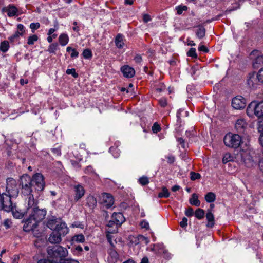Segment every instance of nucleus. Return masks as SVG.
Listing matches in <instances>:
<instances>
[{"instance_id": "f257e3e1", "label": "nucleus", "mask_w": 263, "mask_h": 263, "mask_svg": "<svg viewBox=\"0 0 263 263\" xmlns=\"http://www.w3.org/2000/svg\"><path fill=\"white\" fill-rule=\"evenodd\" d=\"M18 184V189L16 187L15 180L13 179L9 185H11L13 189H17L21 195L29 197L33 196L32 194L33 191L40 194L46 185L44 176L41 173H36L31 177L27 173L24 174L20 176Z\"/></svg>"}, {"instance_id": "f03ea898", "label": "nucleus", "mask_w": 263, "mask_h": 263, "mask_svg": "<svg viewBox=\"0 0 263 263\" xmlns=\"http://www.w3.org/2000/svg\"><path fill=\"white\" fill-rule=\"evenodd\" d=\"M27 213L29 216L24 220L23 230L29 232L33 227H37L38 224L45 219L47 214L46 208H40L38 201L34 199V196L28 197Z\"/></svg>"}, {"instance_id": "7ed1b4c3", "label": "nucleus", "mask_w": 263, "mask_h": 263, "mask_svg": "<svg viewBox=\"0 0 263 263\" xmlns=\"http://www.w3.org/2000/svg\"><path fill=\"white\" fill-rule=\"evenodd\" d=\"M19 194L17 189H13L12 186L9 185L6 187V192L3 193H0V211H4L10 212L13 210V202L12 198L16 197Z\"/></svg>"}, {"instance_id": "20e7f679", "label": "nucleus", "mask_w": 263, "mask_h": 263, "mask_svg": "<svg viewBox=\"0 0 263 263\" xmlns=\"http://www.w3.org/2000/svg\"><path fill=\"white\" fill-rule=\"evenodd\" d=\"M49 258L54 262L60 263L67 256L68 252L66 248L60 245L49 246L47 248Z\"/></svg>"}, {"instance_id": "39448f33", "label": "nucleus", "mask_w": 263, "mask_h": 263, "mask_svg": "<svg viewBox=\"0 0 263 263\" xmlns=\"http://www.w3.org/2000/svg\"><path fill=\"white\" fill-rule=\"evenodd\" d=\"M247 114L249 116L254 114L258 118L260 126H263V101L259 103L256 101L251 102L247 108Z\"/></svg>"}, {"instance_id": "423d86ee", "label": "nucleus", "mask_w": 263, "mask_h": 263, "mask_svg": "<svg viewBox=\"0 0 263 263\" xmlns=\"http://www.w3.org/2000/svg\"><path fill=\"white\" fill-rule=\"evenodd\" d=\"M254 154V149L250 146L246 145V147L241 148L239 155L241 157V161L246 166L251 167L254 165L255 162L253 156Z\"/></svg>"}, {"instance_id": "0eeeda50", "label": "nucleus", "mask_w": 263, "mask_h": 263, "mask_svg": "<svg viewBox=\"0 0 263 263\" xmlns=\"http://www.w3.org/2000/svg\"><path fill=\"white\" fill-rule=\"evenodd\" d=\"M223 142L227 146L236 148L241 145V137L238 134L228 133L224 136Z\"/></svg>"}, {"instance_id": "6e6552de", "label": "nucleus", "mask_w": 263, "mask_h": 263, "mask_svg": "<svg viewBox=\"0 0 263 263\" xmlns=\"http://www.w3.org/2000/svg\"><path fill=\"white\" fill-rule=\"evenodd\" d=\"M246 104V100L241 96H237L232 100V106L236 109H243Z\"/></svg>"}, {"instance_id": "1a4fd4ad", "label": "nucleus", "mask_w": 263, "mask_h": 263, "mask_svg": "<svg viewBox=\"0 0 263 263\" xmlns=\"http://www.w3.org/2000/svg\"><path fill=\"white\" fill-rule=\"evenodd\" d=\"M101 203L107 209L110 208L114 203V198L110 194L103 193L101 194Z\"/></svg>"}, {"instance_id": "9d476101", "label": "nucleus", "mask_w": 263, "mask_h": 263, "mask_svg": "<svg viewBox=\"0 0 263 263\" xmlns=\"http://www.w3.org/2000/svg\"><path fill=\"white\" fill-rule=\"evenodd\" d=\"M18 9L13 4H9L2 9V13H7L9 17H11L17 15Z\"/></svg>"}, {"instance_id": "9b49d317", "label": "nucleus", "mask_w": 263, "mask_h": 263, "mask_svg": "<svg viewBox=\"0 0 263 263\" xmlns=\"http://www.w3.org/2000/svg\"><path fill=\"white\" fill-rule=\"evenodd\" d=\"M129 240L130 241V243L133 246H136L139 244L140 242H144L146 245L149 242L148 239L142 235H139L136 237L134 236H129Z\"/></svg>"}, {"instance_id": "f8f14e48", "label": "nucleus", "mask_w": 263, "mask_h": 263, "mask_svg": "<svg viewBox=\"0 0 263 263\" xmlns=\"http://www.w3.org/2000/svg\"><path fill=\"white\" fill-rule=\"evenodd\" d=\"M120 70L123 76L127 78H132L135 74V69L128 65L122 66L120 68Z\"/></svg>"}, {"instance_id": "ddd939ff", "label": "nucleus", "mask_w": 263, "mask_h": 263, "mask_svg": "<svg viewBox=\"0 0 263 263\" xmlns=\"http://www.w3.org/2000/svg\"><path fill=\"white\" fill-rule=\"evenodd\" d=\"M60 236H64L69 232V229L65 222H60L56 225L54 230Z\"/></svg>"}, {"instance_id": "4468645a", "label": "nucleus", "mask_w": 263, "mask_h": 263, "mask_svg": "<svg viewBox=\"0 0 263 263\" xmlns=\"http://www.w3.org/2000/svg\"><path fill=\"white\" fill-rule=\"evenodd\" d=\"M74 200L76 202H77L84 195L85 190L82 185L78 184L74 186Z\"/></svg>"}, {"instance_id": "2eb2a0df", "label": "nucleus", "mask_w": 263, "mask_h": 263, "mask_svg": "<svg viewBox=\"0 0 263 263\" xmlns=\"http://www.w3.org/2000/svg\"><path fill=\"white\" fill-rule=\"evenodd\" d=\"M111 218L116 222V224L119 226H121L125 221V218L121 212H114L112 214Z\"/></svg>"}, {"instance_id": "dca6fc26", "label": "nucleus", "mask_w": 263, "mask_h": 263, "mask_svg": "<svg viewBox=\"0 0 263 263\" xmlns=\"http://www.w3.org/2000/svg\"><path fill=\"white\" fill-rule=\"evenodd\" d=\"M181 115V109H179L177 112V123L175 125V130L178 135H176L175 137L177 141L181 144V137H179V133L181 132V121H180V116Z\"/></svg>"}, {"instance_id": "f3484780", "label": "nucleus", "mask_w": 263, "mask_h": 263, "mask_svg": "<svg viewBox=\"0 0 263 263\" xmlns=\"http://www.w3.org/2000/svg\"><path fill=\"white\" fill-rule=\"evenodd\" d=\"M115 44L118 49H122L125 45L124 36L121 33L118 34L115 39Z\"/></svg>"}, {"instance_id": "a211bd4d", "label": "nucleus", "mask_w": 263, "mask_h": 263, "mask_svg": "<svg viewBox=\"0 0 263 263\" xmlns=\"http://www.w3.org/2000/svg\"><path fill=\"white\" fill-rule=\"evenodd\" d=\"M48 240L51 243H59L62 240L61 236L53 230V232L50 235Z\"/></svg>"}, {"instance_id": "6ab92c4d", "label": "nucleus", "mask_w": 263, "mask_h": 263, "mask_svg": "<svg viewBox=\"0 0 263 263\" xmlns=\"http://www.w3.org/2000/svg\"><path fill=\"white\" fill-rule=\"evenodd\" d=\"M85 241V236L82 233L73 235L70 240L71 244L72 245H73L75 243H83Z\"/></svg>"}, {"instance_id": "aec40b11", "label": "nucleus", "mask_w": 263, "mask_h": 263, "mask_svg": "<svg viewBox=\"0 0 263 263\" xmlns=\"http://www.w3.org/2000/svg\"><path fill=\"white\" fill-rule=\"evenodd\" d=\"M247 127V124L242 119H238L235 124V128L237 132L242 133L245 128Z\"/></svg>"}, {"instance_id": "412c9836", "label": "nucleus", "mask_w": 263, "mask_h": 263, "mask_svg": "<svg viewBox=\"0 0 263 263\" xmlns=\"http://www.w3.org/2000/svg\"><path fill=\"white\" fill-rule=\"evenodd\" d=\"M15 146H16V145L14 144L12 141H11L10 140H9V141H8V140L5 141V152H6V153L7 154V155L8 157H10V156H11V155H13L12 149L13 147Z\"/></svg>"}, {"instance_id": "4be33fe9", "label": "nucleus", "mask_w": 263, "mask_h": 263, "mask_svg": "<svg viewBox=\"0 0 263 263\" xmlns=\"http://www.w3.org/2000/svg\"><path fill=\"white\" fill-rule=\"evenodd\" d=\"M97 202L96 198L91 195H89L86 198V204L91 209H93L96 206Z\"/></svg>"}, {"instance_id": "5701e85b", "label": "nucleus", "mask_w": 263, "mask_h": 263, "mask_svg": "<svg viewBox=\"0 0 263 263\" xmlns=\"http://www.w3.org/2000/svg\"><path fill=\"white\" fill-rule=\"evenodd\" d=\"M206 218L208 221L206 227L210 228L213 227L214 225V217L211 210H208L206 214Z\"/></svg>"}, {"instance_id": "b1692460", "label": "nucleus", "mask_w": 263, "mask_h": 263, "mask_svg": "<svg viewBox=\"0 0 263 263\" xmlns=\"http://www.w3.org/2000/svg\"><path fill=\"white\" fill-rule=\"evenodd\" d=\"M71 252L73 255L79 256H81L83 254V250L80 245H72V247L71 249Z\"/></svg>"}, {"instance_id": "393cba45", "label": "nucleus", "mask_w": 263, "mask_h": 263, "mask_svg": "<svg viewBox=\"0 0 263 263\" xmlns=\"http://www.w3.org/2000/svg\"><path fill=\"white\" fill-rule=\"evenodd\" d=\"M58 223L57 218L55 216H53L51 219H47L46 226L50 229L54 230Z\"/></svg>"}, {"instance_id": "a878e982", "label": "nucleus", "mask_w": 263, "mask_h": 263, "mask_svg": "<svg viewBox=\"0 0 263 263\" xmlns=\"http://www.w3.org/2000/svg\"><path fill=\"white\" fill-rule=\"evenodd\" d=\"M69 40V37L66 33H62L59 37V42L62 46L66 45L68 43Z\"/></svg>"}, {"instance_id": "bb28decb", "label": "nucleus", "mask_w": 263, "mask_h": 263, "mask_svg": "<svg viewBox=\"0 0 263 263\" xmlns=\"http://www.w3.org/2000/svg\"><path fill=\"white\" fill-rule=\"evenodd\" d=\"M10 48L9 43L8 41L5 40L0 43V51L3 53L7 52Z\"/></svg>"}, {"instance_id": "cd10ccee", "label": "nucleus", "mask_w": 263, "mask_h": 263, "mask_svg": "<svg viewBox=\"0 0 263 263\" xmlns=\"http://www.w3.org/2000/svg\"><path fill=\"white\" fill-rule=\"evenodd\" d=\"M263 65V55L257 57L253 62V66L254 68H258Z\"/></svg>"}, {"instance_id": "c85d7f7f", "label": "nucleus", "mask_w": 263, "mask_h": 263, "mask_svg": "<svg viewBox=\"0 0 263 263\" xmlns=\"http://www.w3.org/2000/svg\"><path fill=\"white\" fill-rule=\"evenodd\" d=\"M190 202L191 204L196 206H199L200 204V202L198 200V196L195 193L192 194V198L190 199Z\"/></svg>"}, {"instance_id": "c756f323", "label": "nucleus", "mask_w": 263, "mask_h": 263, "mask_svg": "<svg viewBox=\"0 0 263 263\" xmlns=\"http://www.w3.org/2000/svg\"><path fill=\"white\" fill-rule=\"evenodd\" d=\"M66 51L68 52H71L70 57L72 59H75L78 57L79 53L75 48H73L70 46L66 48Z\"/></svg>"}, {"instance_id": "7c9ffc66", "label": "nucleus", "mask_w": 263, "mask_h": 263, "mask_svg": "<svg viewBox=\"0 0 263 263\" xmlns=\"http://www.w3.org/2000/svg\"><path fill=\"white\" fill-rule=\"evenodd\" d=\"M196 35L199 39L203 38L205 35V29L204 27L199 26L198 29L196 32Z\"/></svg>"}, {"instance_id": "2f4dec72", "label": "nucleus", "mask_w": 263, "mask_h": 263, "mask_svg": "<svg viewBox=\"0 0 263 263\" xmlns=\"http://www.w3.org/2000/svg\"><path fill=\"white\" fill-rule=\"evenodd\" d=\"M82 55L84 59L90 60L93 56L92 52L89 48L85 49L82 52Z\"/></svg>"}, {"instance_id": "473e14b6", "label": "nucleus", "mask_w": 263, "mask_h": 263, "mask_svg": "<svg viewBox=\"0 0 263 263\" xmlns=\"http://www.w3.org/2000/svg\"><path fill=\"white\" fill-rule=\"evenodd\" d=\"M170 195V193L168 190V189L164 186L162 189L161 192H159L158 194V197L160 198H168Z\"/></svg>"}, {"instance_id": "72a5a7b5", "label": "nucleus", "mask_w": 263, "mask_h": 263, "mask_svg": "<svg viewBox=\"0 0 263 263\" xmlns=\"http://www.w3.org/2000/svg\"><path fill=\"white\" fill-rule=\"evenodd\" d=\"M216 196L213 192H209L205 196V199L206 202L211 203L215 200Z\"/></svg>"}, {"instance_id": "f704fd0d", "label": "nucleus", "mask_w": 263, "mask_h": 263, "mask_svg": "<svg viewBox=\"0 0 263 263\" xmlns=\"http://www.w3.org/2000/svg\"><path fill=\"white\" fill-rule=\"evenodd\" d=\"M58 47L59 45L57 43H52L49 46L47 51L50 53H53L55 54V51L58 49Z\"/></svg>"}, {"instance_id": "c9c22d12", "label": "nucleus", "mask_w": 263, "mask_h": 263, "mask_svg": "<svg viewBox=\"0 0 263 263\" xmlns=\"http://www.w3.org/2000/svg\"><path fill=\"white\" fill-rule=\"evenodd\" d=\"M39 40V37L36 34L31 35L28 36L27 39V44L29 45H32L34 44Z\"/></svg>"}, {"instance_id": "e433bc0d", "label": "nucleus", "mask_w": 263, "mask_h": 263, "mask_svg": "<svg viewBox=\"0 0 263 263\" xmlns=\"http://www.w3.org/2000/svg\"><path fill=\"white\" fill-rule=\"evenodd\" d=\"M205 215L204 211L201 209H198L195 213V215L198 219H201L204 218Z\"/></svg>"}, {"instance_id": "4c0bfd02", "label": "nucleus", "mask_w": 263, "mask_h": 263, "mask_svg": "<svg viewBox=\"0 0 263 263\" xmlns=\"http://www.w3.org/2000/svg\"><path fill=\"white\" fill-rule=\"evenodd\" d=\"M108 254L111 258L114 259L116 260H117L119 258V254L113 248H110L108 250Z\"/></svg>"}, {"instance_id": "58836bf2", "label": "nucleus", "mask_w": 263, "mask_h": 263, "mask_svg": "<svg viewBox=\"0 0 263 263\" xmlns=\"http://www.w3.org/2000/svg\"><path fill=\"white\" fill-rule=\"evenodd\" d=\"M10 212L13 213V216L16 218H22L23 217L24 214L23 213L16 211L15 204H13V210Z\"/></svg>"}, {"instance_id": "ea45409f", "label": "nucleus", "mask_w": 263, "mask_h": 263, "mask_svg": "<svg viewBox=\"0 0 263 263\" xmlns=\"http://www.w3.org/2000/svg\"><path fill=\"white\" fill-rule=\"evenodd\" d=\"M233 157L229 153H226L224 155L222 158V162L223 163H227L228 162L233 161Z\"/></svg>"}, {"instance_id": "a19ab883", "label": "nucleus", "mask_w": 263, "mask_h": 263, "mask_svg": "<svg viewBox=\"0 0 263 263\" xmlns=\"http://www.w3.org/2000/svg\"><path fill=\"white\" fill-rule=\"evenodd\" d=\"M138 182L139 184L144 186L149 183V179L146 176H142L139 179Z\"/></svg>"}, {"instance_id": "79ce46f5", "label": "nucleus", "mask_w": 263, "mask_h": 263, "mask_svg": "<svg viewBox=\"0 0 263 263\" xmlns=\"http://www.w3.org/2000/svg\"><path fill=\"white\" fill-rule=\"evenodd\" d=\"M152 130L153 133L157 134L161 130V127L158 122H155L152 127Z\"/></svg>"}, {"instance_id": "37998d69", "label": "nucleus", "mask_w": 263, "mask_h": 263, "mask_svg": "<svg viewBox=\"0 0 263 263\" xmlns=\"http://www.w3.org/2000/svg\"><path fill=\"white\" fill-rule=\"evenodd\" d=\"M196 49L195 48H191L189 51L187 52V55L189 57H192V58L196 59L198 55L196 53Z\"/></svg>"}, {"instance_id": "c03bdc74", "label": "nucleus", "mask_w": 263, "mask_h": 263, "mask_svg": "<svg viewBox=\"0 0 263 263\" xmlns=\"http://www.w3.org/2000/svg\"><path fill=\"white\" fill-rule=\"evenodd\" d=\"M66 73L68 75H72L74 78H77L79 77V74L76 72L74 68L67 69L66 71Z\"/></svg>"}, {"instance_id": "a18cd8bd", "label": "nucleus", "mask_w": 263, "mask_h": 263, "mask_svg": "<svg viewBox=\"0 0 263 263\" xmlns=\"http://www.w3.org/2000/svg\"><path fill=\"white\" fill-rule=\"evenodd\" d=\"M40 24L38 22L31 23L30 24V28L31 29V31L32 33H34L35 30H37L39 28H40Z\"/></svg>"}, {"instance_id": "49530a36", "label": "nucleus", "mask_w": 263, "mask_h": 263, "mask_svg": "<svg viewBox=\"0 0 263 263\" xmlns=\"http://www.w3.org/2000/svg\"><path fill=\"white\" fill-rule=\"evenodd\" d=\"M37 227H33L32 230H30V231L32 232V234L34 237L36 238H39L42 236V233L40 232L38 230H36Z\"/></svg>"}, {"instance_id": "de8ad7c7", "label": "nucleus", "mask_w": 263, "mask_h": 263, "mask_svg": "<svg viewBox=\"0 0 263 263\" xmlns=\"http://www.w3.org/2000/svg\"><path fill=\"white\" fill-rule=\"evenodd\" d=\"M255 80V78L253 76L250 77L247 80V83L250 87L255 88L256 87L254 81Z\"/></svg>"}, {"instance_id": "09e8293b", "label": "nucleus", "mask_w": 263, "mask_h": 263, "mask_svg": "<svg viewBox=\"0 0 263 263\" xmlns=\"http://www.w3.org/2000/svg\"><path fill=\"white\" fill-rule=\"evenodd\" d=\"M190 178L192 180H195L201 178V175L199 173H195L193 171L190 172Z\"/></svg>"}, {"instance_id": "8fccbe9b", "label": "nucleus", "mask_w": 263, "mask_h": 263, "mask_svg": "<svg viewBox=\"0 0 263 263\" xmlns=\"http://www.w3.org/2000/svg\"><path fill=\"white\" fill-rule=\"evenodd\" d=\"M84 172L85 174H96L95 170L93 169L92 166L91 165L87 166L85 168Z\"/></svg>"}, {"instance_id": "3c124183", "label": "nucleus", "mask_w": 263, "mask_h": 263, "mask_svg": "<svg viewBox=\"0 0 263 263\" xmlns=\"http://www.w3.org/2000/svg\"><path fill=\"white\" fill-rule=\"evenodd\" d=\"M54 28H50L49 30H48V32L47 33V34L48 35H51V34H52L57 29H58L59 28V24H58V23L57 21H55V22L54 23Z\"/></svg>"}, {"instance_id": "603ef678", "label": "nucleus", "mask_w": 263, "mask_h": 263, "mask_svg": "<svg viewBox=\"0 0 263 263\" xmlns=\"http://www.w3.org/2000/svg\"><path fill=\"white\" fill-rule=\"evenodd\" d=\"M71 227L73 228H78L83 229L84 228V225L82 222L74 221L72 224Z\"/></svg>"}, {"instance_id": "864d4df0", "label": "nucleus", "mask_w": 263, "mask_h": 263, "mask_svg": "<svg viewBox=\"0 0 263 263\" xmlns=\"http://www.w3.org/2000/svg\"><path fill=\"white\" fill-rule=\"evenodd\" d=\"M257 78L260 83H263V68H261L257 73Z\"/></svg>"}, {"instance_id": "5fc2aeb1", "label": "nucleus", "mask_w": 263, "mask_h": 263, "mask_svg": "<svg viewBox=\"0 0 263 263\" xmlns=\"http://www.w3.org/2000/svg\"><path fill=\"white\" fill-rule=\"evenodd\" d=\"M52 153L57 156H60L61 155V149L60 147L52 148L51 149Z\"/></svg>"}, {"instance_id": "6e6d98bb", "label": "nucleus", "mask_w": 263, "mask_h": 263, "mask_svg": "<svg viewBox=\"0 0 263 263\" xmlns=\"http://www.w3.org/2000/svg\"><path fill=\"white\" fill-rule=\"evenodd\" d=\"M17 29L19 32H21L22 34L24 35L26 32V28L25 26L22 24H18L17 25Z\"/></svg>"}, {"instance_id": "4d7b16f0", "label": "nucleus", "mask_w": 263, "mask_h": 263, "mask_svg": "<svg viewBox=\"0 0 263 263\" xmlns=\"http://www.w3.org/2000/svg\"><path fill=\"white\" fill-rule=\"evenodd\" d=\"M159 103L162 107H165L167 105V99L165 98H162L159 100Z\"/></svg>"}, {"instance_id": "13d9d810", "label": "nucleus", "mask_w": 263, "mask_h": 263, "mask_svg": "<svg viewBox=\"0 0 263 263\" xmlns=\"http://www.w3.org/2000/svg\"><path fill=\"white\" fill-rule=\"evenodd\" d=\"M140 225L142 228H145L146 230H148L149 229L148 222L145 220H143L141 221Z\"/></svg>"}, {"instance_id": "bf43d9fd", "label": "nucleus", "mask_w": 263, "mask_h": 263, "mask_svg": "<svg viewBox=\"0 0 263 263\" xmlns=\"http://www.w3.org/2000/svg\"><path fill=\"white\" fill-rule=\"evenodd\" d=\"M143 71L151 76H153L154 74V70L152 67L151 68V70H149L147 66H144Z\"/></svg>"}, {"instance_id": "052dcab7", "label": "nucleus", "mask_w": 263, "mask_h": 263, "mask_svg": "<svg viewBox=\"0 0 263 263\" xmlns=\"http://www.w3.org/2000/svg\"><path fill=\"white\" fill-rule=\"evenodd\" d=\"M143 21L145 23H147L152 20L151 16L148 14H144L142 16Z\"/></svg>"}, {"instance_id": "680f3d73", "label": "nucleus", "mask_w": 263, "mask_h": 263, "mask_svg": "<svg viewBox=\"0 0 263 263\" xmlns=\"http://www.w3.org/2000/svg\"><path fill=\"white\" fill-rule=\"evenodd\" d=\"M37 263H58L57 262H54L50 258L49 259H41L38 261Z\"/></svg>"}, {"instance_id": "e2e57ef3", "label": "nucleus", "mask_w": 263, "mask_h": 263, "mask_svg": "<svg viewBox=\"0 0 263 263\" xmlns=\"http://www.w3.org/2000/svg\"><path fill=\"white\" fill-rule=\"evenodd\" d=\"M60 263H79V262L75 259L65 258Z\"/></svg>"}, {"instance_id": "0e129e2a", "label": "nucleus", "mask_w": 263, "mask_h": 263, "mask_svg": "<svg viewBox=\"0 0 263 263\" xmlns=\"http://www.w3.org/2000/svg\"><path fill=\"white\" fill-rule=\"evenodd\" d=\"M186 216L190 217L193 215L194 211L192 208H188L185 212Z\"/></svg>"}, {"instance_id": "69168bd1", "label": "nucleus", "mask_w": 263, "mask_h": 263, "mask_svg": "<svg viewBox=\"0 0 263 263\" xmlns=\"http://www.w3.org/2000/svg\"><path fill=\"white\" fill-rule=\"evenodd\" d=\"M134 60L136 63H140L142 61V58L140 54H137L134 57Z\"/></svg>"}, {"instance_id": "338daca9", "label": "nucleus", "mask_w": 263, "mask_h": 263, "mask_svg": "<svg viewBox=\"0 0 263 263\" xmlns=\"http://www.w3.org/2000/svg\"><path fill=\"white\" fill-rule=\"evenodd\" d=\"M167 159V162L170 164H172L175 161V157L172 155H169L168 156L165 157Z\"/></svg>"}, {"instance_id": "774afa93", "label": "nucleus", "mask_w": 263, "mask_h": 263, "mask_svg": "<svg viewBox=\"0 0 263 263\" xmlns=\"http://www.w3.org/2000/svg\"><path fill=\"white\" fill-rule=\"evenodd\" d=\"M72 24L74 25V26L72 27V30L76 32H79L80 31V27L78 26L77 22L74 21Z\"/></svg>"}]
</instances>
